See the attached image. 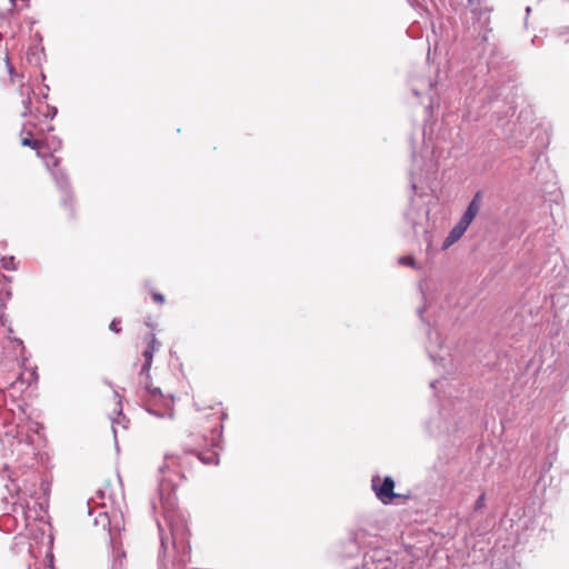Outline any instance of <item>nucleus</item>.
<instances>
[{"mask_svg": "<svg viewBox=\"0 0 569 569\" xmlns=\"http://www.w3.org/2000/svg\"><path fill=\"white\" fill-rule=\"evenodd\" d=\"M57 113V109H53V111H50V114H56Z\"/></svg>", "mask_w": 569, "mask_h": 569, "instance_id": "32", "label": "nucleus"}, {"mask_svg": "<svg viewBox=\"0 0 569 569\" xmlns=\"http://www.w3.org/2000/svg\"><path fill=\"white\" fill-rule=\"evenodd\" d=\"M221 437H222V427L214 428L211 431V447L212 448H220L221 443Z\"/></svg>", "mask_w": 569, "mask_h": 569, "instance_id": "15", "label": "nucleus"}, {"mask_svg": "<svg viewBox=\"0 0 569 569\" xmlns=\"http://www.w3.org/2000/svg\"><path fill=\"white\" fill-rule=\"evenodd\" d=\"M427 351L436 366L442 369L441 375L452 376L457 371L452 355L448 347L442 346L440 333L436 329L428 331Z\"/></svg>", "mask_w": 569, "mask_h": 569, "instance_id": "3", "label": "nucleus"}, {"mask_svg": "<svg viewBox=\"0 0 569 569\" xmlns=\"http://www.w3.org/2000/svg\"><path fill=\"white\" fill-rule=\"evenodd\" d=\"M46 166L48 169L51 170L52 177L56 180L57 186L61 190H67L68 179L66 173L61 169H58L59 159L53 156H50L49 159L46 160Z\"/></svg>", "mask_w": 569, "mask_h": 569, "instance_id": "9", "label": "nucleus"}, {"mask_svg": "<svg viewBox=\"0 0 569 569\" xmlns=\"http://www.w3.org/2000/svg\"><path fill=\"white\" fill-rule=\"evenodd\" d=\"M157 338L150 335L148 347L143 351L144 362L142 365L140 377L141 388L139 389V398L144 409L157 418H173L172 399L167 398L160 388L152 387L150 383V368L152 365L153 352L156 349Z\"/></svg>", "mask_w": 569, "mask_h": 569, "instance_id": "1", "label": "nucleus"}, {"mask_svg": "<svg viewBox=\"0 0 569 569\" xmlns=\"http://www.w3.org/2000/svg\"><path fill=\"white\" fill-rule=\"evenodd\" d=\"M1 264H2V268L6 270H16L17 269L14 257H12V256L2 258Z\"/></svg>", "mask_w": 569, "mask_h": 569, "instance_id": "18", "label": "nucleus"}, {"mask_svg": "<svg viewBox=\"0 0 569 569\" xmlns=\"http://www.w3.org/2000/svg\"><path fill=\"white\" fill-rule=\"evenodd\" d=\"M488 23H489V17H486V19L481 26V29L479 31L481 34V43H486L489 41V32L491 30L488 28Z\"/></svg>", "mask_w": 569, "mask_h": 569, "instance_id": "17", "label": "nucleus"}, {"mask_svg": "<svg viewBox=\"0 0 569 569\" xmlns=\"http://www.w3.org/2000/svg\"><path fill=\"white\" fill-rule=\"evenodd\" d=\"M371 488L376 497L385 505L390 503L397 495L395 493V481L391 477L387 476L381 479L379 476H373L371 479Z\"/></svg>", "mask_w": 569, "mask_h": 569, "instance_id": "5", "label": "nucleus"}, {"mask_svg": "<svg viewBox=\"0 0 569 569\" xmlns=\"http://www.w3.org/2000/svg\"><path fill=\"white\" fill-rule=\"evenodd\" d=\"M197 458L206 465H218L219 455L216 450L199 452Z\"/></svg>", "mask_w": 569, "mask_h": 569, "instance_id": "11", "label": "nucleus"}, {"mask_svg": "<svg viewBox=\"0 0 569 569\" xmlns=\"http://www.w3.org/2000/svg\"><path fill=\"white\" fill-rule=\"evenodd\" d=\"M110 330L116 333L120 332L119 321L112 320V322L110 323Z\"/></svg>", "mask_w": 569, "mask_h": 569, "instance_id": "23", "label": "nucleus"}, {"mask_svg": "<svg viewBox=\"0 0 569 569\" xmlns=\"http://www.w3.org/2000/svg\"><path fill=\"white\" fill-rule=\"evenodd\" d=\"M152 298L156 302H159V303H162L164 301V297L161 293H153Z\"/></svg>", "mask_w": 569, "mask_h": 569, "instance_id": "24", "label": "nucleus"}, {"mask_svg": "<svg viewBox=\"0 0 569 569\" xmlns=\"http://www.w3.org/2000/svg\"><path fill=\"white\" fill-rule=\"evenodd\" d=\"M10 297L9 281L6 276L0 274V300Z\"/></svg>", "mask_w": 569, "mask_h": 569, "instance_id": "14", "label": "nucleus"}, {"mask_svg": "<svg viewBox=\"0 0 569 569\" xmlns=\"http://www.w3.org/2000/svg\"><path fill=\"white\" fill-rule=\"evenodd\" d=\"M429 210L425 203L412 200L410 208L405 213L406 220L411 224L415 232H418V227H422L428 220Z\"/></svg>", "mask_w": 569, "mask_h": 569, "instance_id": "6", "label": "nucleus"}, {"mask_svg": "<svg viewBox=\"0 0 569 569\" xmlns=\"http://www.w3.org/2000/svg\"><path fill=\"white\" fill-rule=\"evenodd\" d=\"M117 406L119 407L118 416H119V418H121L122 417V410H121V400L120 399H118Z\"/></svg>", "mask_w": 569, "mask_h": 569, "instance_id": "26", "label": "nucleus"}, {"mask_svg": "<svg viewBox=\"0 0 569 569\" xmlns=\"http://www.w3.org/2000/svg\"><path fill=\"white\" fill-rule=\"evenodd\" d=\"M120 419H112V429H113V432L114 435L117 433V429H116V425H120Z\"/></svg>", "mask_w": 569, "mask_h": 569, "instance_id": "25", "label": "nucleus"}, {"mask_svg": "<svg viewBox=\"0 0 569 569\" xmlns=\"http://www.w3.org/2000/svg\"><path fill=\"white\" fill-rule=\"evenodd\" d=\"M57 113V109H53V111H50V114H56Z\"/></svg>", "mask_w": 569, "mask_h": 569, "instance_id": "31", "label": "nucleus"}, {"mask_svg": "<svg viewBox=\"0 0 569 569\" xmlns=\"http://www.w3.org/2000/svg\"><path fill=\"white\" fill-rule=\"evenodd\" d=\"M109 535L111 542H114V532L112 531V529H109Z\"/></svg>", "mask_w": 569, "mask_h": 569, "instance_id": "28", "label": "nucleus"}, {"mask_svg": "<svg viewBox=\"0 0 569 569\" xmlns=\"http://www.w3.org/2000/svg\"><path fill=\"white\" fill-rule=\"evenodd\" d=\"M486 506V493H481L475 502L472 516L483 509Z\"/></svg>", "mask_w": 569, "mask_h": 569, "instance_id": "20", "label": "nucleus"}, {"mask_svg": "<svg viewBox=\"0 0 569 569\" xmlns=\"http://www.w3.org/2000/svg\"><path fill=\"white\" fill-rule=\"evenodd\" d=\"M446 415V412L439 411L428 420L426 428L431 436H440L451 430V425L447 421Z\"/></svg>", "mask_w": 569, "mask_h": 569, "instance_id": "7", "label": "nucleus"}, {"mask_svg": "<svg viewBox=\"0 0 569 569\" xmlns=\"http://www.w3.org/2000/svg\"><path fill=\"white\" fill-rule=\"evenodd\" d=\"M440 152L438 146L432 141H425L420 154L412 156L411 188L415 191L425 192L427 188L432 190L431 183L437 180Z\"/></svg>", "mask_w": 569, "mask_h": 569, "instance_id": "2", "label": "nucleus"}, {"mask_svg": "<svg viewBox=\"0 0 569 569\" xmlns=\"http://www.w3.org/2000/svg\"><path fill=\"white\" fill-rule=\"evenodd\" d=\"M446 381H447V378L445 376H442L440 379L431 381L430 382V388L436 390L437 392L442 391L446 395L447 393V391L445 390Z\"/></svg>", "mask_w": 569, "mask_h": 569, "instance_id": "16", "label": "nucleus"}, {"mask_svg": "<svg viewBox=\"0 0 569 569\" xmlns=\"http://www.w3.org/2000/svg\"><path fill=\"white\" fill-rule=\"evenodd\" d=\"M21 144L24 147H30L31 149L37 150L39 157H44L41 153L42 142L36 139H31L29 136L21 139Z\"/></svg>", "mask_w": 569, "mask_h": 569, "instance_id": "13", "label": "nucleus"}, {"mask_svg": "<svg viewBox=\"0 0 569 569\" xmlns=\"http://www.w3.org/2000/svg\"><path fill=\"white\" fill-rule=\"evenodd\" d=\"M96 525H100L103 529L110 526V519L106 512H100L99 518L94 520Z\"/></svg>", "mask_w": 569, "mask_h": 569, "instance_id": "21", "label": "nucleus"}, {"mask_svg": "<svg viewBox=\"0 0 569 569\" xmlns=\"http://www.w3.org/2000/svg\"><path fill=\"white\" fill-rule=\"evenodd\" d=\"M558 37L563 40V42L569 43V23H565L558 28Z\"/></svg>", "mask_w": 569, "mask_h": 569, "instance_id": "19", "label": "nucleus"}, {"mask_svg": "<svg viewBox=\"0 0 569 569\" xmlns=\"http://www.w3.org/2000/svg\"><path fill=\"white\" fill-rule=\"evenodd\" d=\"M20 92H21L22 96H26V98L22 99V104H23L22 116L24 117L28 113H30V104H31L30 93H31V88L29 86H21Z\"/></svg>", "mask_w": 569, "mask_h": 569, "instance_id": "12", "label": "nucleus"}, {"mask_svg": "<svg viewBox=\"0 0 569 569\" xmlns=\"http://www.w3.org/2000/svg\"><path fill=\"white\" fill-rule=\"evenodd\" d=\"M60 146H61V142H60V141H58V142H57V146H52V147H50V148L52 149V151H57V150L60 148Z\"/></svg>", "mask_w": 569, "mask_h": 569, "instance_id": "27", "label": "nucleus"}, {"mask_svg": "<svg viewBox=\"0 0 569 569\" xmlns=\"http://www.w3.org/2000/svg\"><path fill=\"white\" fill-rule=\"evenodd\" d=\"M411 92L416 97L428 94L429 103L427 109L432 112L435 108H439V100L436 97L438 93V83L423 76H415L410 81Z\"/></svg>", "mask_w": 569, "mask_h": 569, "instance_id": "4", "label": "nucleus"}, {"mask_svg": "<svg viewBox=\"0 0 569 569\" xmlns=\"http://www.w3.org/2000/svg\"><path fill=\"white\" fill-rule=\"evenodd\" d=\"M530 11H531V8H530V7H527V8H526V13H527V16L530 13Z\"/></svg>", "mask_w": 569, "mask_h": 569, "instance_id": "29", "label": "nucleus"}, {"mask_svg": "<svg viewBox=\"0 0 569 569\" xmlns=\"http://www.w3.org/2000/svg\"><path fill=\"white\" fill-rule=\"evenodd\" d=\"M398 262L402 266H408V267H412V268H416V261L412 257L410 256H405V257H400Z\"/></svg>", "mask_w": 569, "mask_h": 569, "instance_id": "22", "label": "nucleus"}, {"mask_svg": "<svg viewBox=\"0 0 569 569\" xmlns=\"http://www.w3.org/2000/svg\"><path fill=\"white\" fill-rule=\"evenodd\" d=\"M469 226L459 220V222L451 229L448 237L445 240V247H449L457 242L466 232Z\"/></svg>", "mask_w": 569, "mask_h": 569, "instance_id": "10", "label": "nucleus"}, {"mask_svg": "<svg viewBox=\"0 0 569 569\" xmlns=\"http://www.w3.org/2000/svg\"><path fill=\"white\" fill-rule=\"evenodd\" d=\"M483 193L482 191H477L471 201L469 202L465 213L462 214L460 221L470 226L478 212L480 211L482 203Z\"/></svg>", "mask_w": 569, "mask_h": 569, "instance_id": "8", "label": "nucleus"}, {"mask_svg": "<svg viewBox=\"0 0 569 569\" xmlns=\"http://www.w3.org/2000/svg\"><path fill=\"white\" fill-rule=\"evenodd\" d=\"M356 569H370V568L367 567L366 565H363L361 568H356Z\"/></svg>", "mask_w": 569, "mask_h": 569, "instance_id": "30", "label": "nucleus"}]
</instances>
